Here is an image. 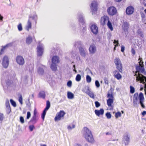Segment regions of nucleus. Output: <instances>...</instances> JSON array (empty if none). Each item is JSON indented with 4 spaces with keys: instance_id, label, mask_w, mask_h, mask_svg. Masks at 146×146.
Masks as SVG:
<instances>
[{
    "instance_id": "nucleus-1",
    "label": "nucleus",
    "mask_w": 146,
    "mask_h": 146,
    "mask_svg": "<svg viewBox=\"0 0 146 146\" xmlns=\"http://www.w3.org/2000/svg\"><path fill=\"white\" fill-rule=\"evenodd\" d=\"M84 137L87 141L90 143H94V140L91 131L86 127L84 128Z\"/></svg>"
},
{
    "instance_id": "nucleus-2",
    "label": "nucleus",
    "mask_w": 146,
    "mask_h": 146,
    "mask_svg": "<svg viewBox=\"0 0 146 146\" xmlns=\"http://www.w3.org/2000/svg\"><path fill=\"white\" fill-rule=\"evenodd\" d=\"M107 97L109 98L107 100V105L109 108V109L112 110L114 107L113 105L114 100L113 95L112 94L108 93L107 94Z\"/></svg>"
},
{
    "instance_id": "nucleus-3",
    "label": "nucleus",
    "mask_w": 146,
    "mask_h": 146,
    "mask_svg": "<svg viewBox=\"0 0 146 146\" xmlns=\"http://www.w3.org/2000/svg\"><path fill=\"white\" fill-rule=\"evenodd\" d=\"M139 65L136 66V70L135 72V73L134 75V76H138L137 74V73H141L143 74L145 72V69L144 67V65L143 64V62H141V61H140L139 62Z\"/></svg>"
},
{
    "instance_id": "nucleus-4",
    "label": "nucleus",
    "mask_w": 146,
    "mask_h": 146,
    "mask_svg": "<svg viewBox=\"0 0 146 146\" xmlns=\"http://www.w3.org/2000/svg\"><path fill=\"white\" fill-rule=\"evenodd\" d=\"M114 62L116 66L117 69L119 71L122 73L123 71L122 64L120 59L118 58H116L114 60Z\"/></svg>"
},
{
    "instance_id": "nucleus-5",
    "label": "nucleus",
    "mask_w": 146,
    "mask_h": 146,
    "mask_svg": "<svg viewBox=\"0 0 146 146\" xmlns=\"http://www.w3.org/2000/svg\"><path fill=\"white\" fill-rule=\"evenodd\" d=\"M65 114V113L64 111L60 110L56 114L54 119V120L55 121L60 120L62 118H63Z\"/></svg>"
},
{
    "instance_id": "nucleus-6",
    "label": "nucleus",
    "mask_w": 146,
    "mask_h": 146,
    "mask_svg": "<svg viewBox=\"0 0 146 146\" xmlns=\"http://www.w3.org/2000/svg\"><path fill=\"white\" fill-rule=\"evenodd\" d=\"M50 106V103L49 101L48 100L46 102V106L45 108L43 111L41 115V117L43 120H44L45 115L46 113V111L48 110Z\"/></svg>"
},
{
    "instance_id": "nucleus-7",
    "label": "nucleus",
    "mask_w": 146,
    "mask_h": 146,
    "mask_svg": "<svg viewBox=\"0 0 146 146\" xmlns=\"http://www.w3.org/2000/svg\"><path fill=\"white\" fill-rule=\"evenodd\" d=\"M109 20V18L108 16L104 15L101 18L100 20L101 25L102 26H104L106 25Z\"/></svg>"
},
{
    "instance_id": "nucleus-8",
    "label": "nucleus",
    "mask_w": 146,
    "mask_h": 146,
    "mask_svg": "<svg viewBox=\"0 0 146 146\" xmlns=\"http://www.w3.org/2000/svg\"><path fill=\"white\" fill-rule=\"evenodd\" d=\"M98 4L97 2L93 1L91 4L90 7L92 10V14H94L97 11Z\"/></svg>"
},
{
    "instance_id": "nucleus-9",
    "label": "nucleus",
    "mask_w": 146,
    "mask_h": 146,
    "mask_svg": "<svg viewBox=\"0 0 146 146\" xmlns=\"http://www.w3.org/2000/svg\"><path fill=\"white\" fill-rule=\"evenodd\" d=\"M9 63V58L7 56H5L3 58L2 61V65L3 66L7 68L8 67Z\"/></svg>"
},
{
    "instance_id": "nucleus-10",
    "label": "nucleus",
    "mask_w": 146,
    "mask_h": 146,
    "mask_svg": "<svg viewBox=\"0 0 146 146\" xmlns=\"http://www.w3.org/2000/svg\"><path fill=\"white\" fill-rule=\"evenodd\" d=\"M82 91L87 94L89 96L92 98L94 99L95 95L94 93L91 92L88 88L85 87L83 89Z\"/></svg>"
},
{
    "instance_id": "nucleus-11",
    "label": "nucleus",
    "mask_w": 146,
    "mask_h": 146,
    "mask_svg": "<svg viewBox=\"0 0 146 146\" xmlns=\"http://www.w3.org/2000/svg\"><path fill=\"white\" fill-rule=\"evenodd\" d=\"M107 12L109 15L113 16L116 14L117 11L115 7H111L108 8Z\"/></svg>"
},
{
    "instance_id": "nucleus-12",
    "label": "nucleus",
    "mask_w": 146,
    "mask_h": 146,
    "mask_svg": "<svg viewBox=\"0 0 146 146\" xmlns=\"http://www.w3.org/2000/svg\"><path fill=\"white\" fill-rule=\"evenodd\" d=\"M16 60L17 63L20 65H23L25 63L24 59L21 56H17L16 58Z\"/></svg>"
},
{
    "instance_id": "nucleus-13",
    "label": "nucleus",
    "mask_w": 146,
    "mask_h": 146,
    "mask_svg": "<svg viewBox=\"0 0 146 146\" xmlns=\"http://www.w3.org/2000/svg\"><path fill=\"white\" fill-rule=\"evenodd\" d=\"M139 102L141 106L143 108H145V106L143 104V102L144 101L145 98L142 93H140L139 95Z\"/></svg>"
},
{
    "instance_id": "nucleus-14",
    "label": "nucleus",
    "mask_w": 146,
    "mask_h": 146,
    "mask_svg": "<svg viewBox=\"0 0 146 146\" xmlns=\"http://www.w3.org/2000/svg\"><path fill=\"white\" fill-rule=\"evenodd\" d=\"M37 48L38 56H41L43 52V48L42 44L39 45Z\"/></svg>"
},
{
    "instance_id": "nucleus-15",
    "label": "nucleus",
    "mask_w": 146,
    "mask_h": 146,
    "mask_svg": "<svg viewBox=\"0 0 146 146\" xmlns=\"http://www.w3.org/2000/svg\"><path fill=\"white\" fill-rule=\"evenodd\" d=\"M134 11V9L132 6H129L127 7L126 10V12L127 15H130L132 14Z\"/></svg>"
},
{
    "instance_id": "nucleus-16",
    "label": "nucleus",
    "mask_w": 146,
    "mask_h": 146,
    "mask_svg": "<svg viewBox=\"0 0 146 146\" xmlns=\"http://www.w3.org/2000/svg\"><path fill=\"white\" fill-rule=\"evenodd\" d=\"M113 76L118 80H119L121 79L122 76L117 70H115L113 72Z\"/></svg>"
},
{
    "instance_id": "nucleus-17",
    "label": "nucleus",
    "mask_w": 146,
    "mask_h": 146,
    "mask_svg": "<svg viewBox=\"0 0 146 146\" xmlns=\"http://www.w3.org/2000/svg\"><path fill=\"white\" fill-rule=\"evenodd\" d=\"M91 29L92 32L94 34H97L98 32V28L95 25H92L91 27Z\"/></svg>"
},
{
    "instance_id": "nucleus-18",
    "label": "nucleus",
    "mask_w": 146,
    "mask_h": 146,
    "mask_svg": "<svg viewBox=\"0 0 146 146\" xmlns=\"http://www.w3.org/2000/svg\"><path fill=\"white\" fill-rule=\"evenodd\" d=\"M122 27L125 31H128L129 28V24L127 22H124Z\"/></svg>"
},
{
    "instance_id": "nucleus-19",
    "label": "nucleus",
    "mask_w": 146,
    "mask_h": 146,
    "mask_svg": "<svg viewBox=\"0 0 146 146\" xmlns=\"http://www.w3.org/2000/svg\"><path fill=\"white\" fill-rule=\"evenodd\" d=\"M139 98V95L138 93H135L133 97V102L134 105H137V102Z\"/></svg>"
},
{
    "instance_id": "nucleus-20",
    "label": "nucleus",
    "mask_w": 146,
    "mask_h": 146,
    "mask_svg": "<svg viewBox=\"0 0 146 146\" xmlns=\"http://www.w3.org/2000/svg\"><path fill=\"white\" fill-rule=\"evenodd\" d=\"M96 50V47L95 46L94 44L90 45L89 48V51L90 53L93 54L94 53Z\"/></svg>"
},
{
    "instance_id": "nucleus-21",
    "label": "nucleus",
    "mask_w": 146,
    "mask_h": 146,
    "mask_svg": "<svg viewBox=\"0 0 146 146\" xmlns=\"http://www.w3.org/2000/svg\"><path fill=\"white\" fill-rule=\"evenodd\" d=\"M59 61V58L57 56H53L52 59V63L57 64Z\"/></svg>"
},
{
    "instance_id": "nucleus-22",
    "label": "nucleus",
    "mask_w": 146,
    "mask_h": 146,
    "mask_svg": "<svg viewBox=\"0 0 146 146\" xmlns=\"http://www.w3.org/2000/svg\"><path fill=\"white\" fill-rule=\"evenodd\" d=\"M94 112L98 116H100V115H102L104 113V110L101 108L100 110H95Z\"/></svg>"
},
{
    "instance_id": "nucleus-23",
    "label": "nucleus",
    "mask_w": 146,
    "mask_h": 146,
    "mask_svg": "<svg viewBox=\"0 0 146 146\" xmlns=\"http://www.w3.org/2000/svg\"><path fill=\"white\" fill-rule=\"evenodd\" d=\"M123 141L125 145L129 144L130 141V138L128 135L124 136Z\"/></svg>"
},
{
    "instance_id": "nucleus-24",
    "label": "nucleus",
    "mask_w": 146,
    "mask_h": 146,
    "mask_svg": "<svg viewBox=\"0 0 146 146\" xmlns=\"http://www.w3.org/2000/svg\"><path fill=\"white\" fill-rule=\"evenodd\" d=\"M79 50L80 55L83 56L85 57L86 55V53L84 48L81 47H80L79 48Z\"/></svg>"
},
{
    "instance_id": "nucleus-25",
    "label": "nucleus",
    "mask_w": 146,
    "mask_h": 146,
    "mask_svg": "<svg viewBox=\"0 0 146 146\" xmlns=\"http://www.w3.org/2000/svg\"><path fill=\"white\" fill-rule=\"evenodd\" d=\"M50 67L52 71H56L57 70V65L56 64L52 63Z\"/></svg>"
},
{
    "instance_id": "nucleus-26",
    "label": "nucleus",
    "mask_w": 146,
    "mask_h": 146,
    "mask_svg": "<svg viewBox=\"0 0 146 146\" xmlns=\"http://www.w3.org/2000/svg\"><path fill=\"white\" fill-rule=\"evenodd\" d=\"M38 96L40 98L44 99L45 97V94L44 92L43 91H41L39 94Z\"/></svg>"
},
{
    "instance_id": "nucleus-27",
    "label": "nucleus",
    "mask_w": 146,
    "mask_h": 146,
    "mask_svg": "<svg viewBox=\"0 0 146 146\" xmlns=\"http://www.w3.org/2000/svg\"><path fill=\"white\" fill-rule=\"evenodd\" d=\"M31 21L29 20L28 21L27 25L26 26V29L28 31H29L30 29L31 28Z\"/></svg>"
},
{
    "instance_id": "nucleus-28",
    "label": "nucleus",
    "mask_w": 146,
    "mask_h": 146,
    "mask_svg": "<svg viewBox=\"0 0 146 146\" xmlns=\"http://www.w3.org/2000/svg\"><path fill=\"white\" fill-rule=\"evenodd\" d=\"M67 97L68 99H72L74 97V95L72 92H68L67 93Z\"/></svg>"
},
{
    "instance_id": "nucleus-29",
    "label": "nucleus",
    "mask_w": 146,
    "mask_h": 146,
    "mask_svg": "<svg viewBox=\"0 0 146 146\" xmlns=\"http://www.w3.org/2000/svg\"><path fill=\"white\" fill-rule=\"evenodd\" d=\"M107 25L108 28L111 30V31H112L113 30V29L110 20L108 21V22L107 23Z\"/></svg>"
},
{
    "instance_id": "nucleus-30",
    "label": "nucleus",
    "mask_w": 146,
    "mask_h": 146,
    "mask_svg": "<svg viewBox=\"0 0 146 146\" xmlns=\"http://www.w3.org/2000/svg\"><path fill=\"white\" fill-rule=\"evenodd\" d=\"M145 79V81L146 82V77L144 76L142 74H141L140 78V81L141 83H144V81Z\"/></svg>"
},
{
    "instance_id": "nucleus-31",
    "label": "nucleus",
    "mask_w": 146,
    "mask_h": 146,
    "mask_svg": "<svg viewBox=\"0 0 146 146\" xmlns=\"http://www.w3.org/2000/svg\"><path fill=\"white\" fill-rule=\"evenodd\" d=\"M32 40V38L30 36H29L26 38V42L28 44L31 43Z\"/></svg>"
},
{
    "instance_id": "nucleus-32",
    "label": "nucleus",
    "mask_w": 146,
    "mask_h": 146,
    "mask_svg": "<svg viewBox=\"0 0 146 146\" xmlns=\"http://www.w3.org/2000/svg\"><path fill=\"white\" fill-rule=\"evenodd\" d=\"M5 105L7 109L8 110H10L11 108L9 102V101L8 100H7L5 102Z\"/></svg>"
},
{
    "instance_id": "nucleus-33",
    "label": "nucleus",
    "mask_w": 146,
    "mask_h": 146,
    "mask_svg": "<svg viewBox=\"0 0 146 146\" xmlns=\"http://www.w3.org/2000/svg\"><path fill=\"white\" fill-rule=\"evenodd\" d=\"M91 78L89 75H87L86 76V80L88 83H90L91 81Z\"/></svg>"
},
{
    "instance_id": "nucleus-34",
    "label": "nucleus",
    "mask_w": 146,
    "mask_h": 146,
    "mask_svg": "<svg viewBox=\"0 0 146 146\" xmlns=\"http://www.w3.org/2000/svg\"><path fill=\"white\" fill-rule=\"evenodd\" d=\"M81 79V76L80 74H78L76 78V80L78 82Z\"/></svg>"
},
{
    "instance_id": "nucleus-35",
    "label": "nucleus",
    "mask_w": 146,
    "mask_h": 146,
    "mask_svg": "<svg viewBox=\"0 0 146 146\" xmlns=\"http://www.w3.org/2000/svg\"><path fill=\"white\" fill-rule=\"evenodd\" d=\"M10 102L11 105L14 107H16L17 106L16 102L12 99H11L10 100Z\"/></svg>"
},
{
    "instance_id": "nucleus-36",
    "label": "nucleus",
    "mask_w": 146,
    "mask_h": 146,
    "mask_svg": "<svg viewBox=\"0 0 146 146\" xmlns=\"http://www.w3.org/2000/svg\"><path fill=\"white\" fill-rule=\"evenodd\" d=\"M6 47V46H3L2 47V48L1 49V50L0 52V54L1 55H2V54H3L5 50V49Z\"/></svg>"
},
{
    "instance_id": "nucleus-37",
    "label": "nucleus",
    "mask_w": 146,
    "mask_h": 146,
    "mask_svg": "<svg viewBox=\"0 0 146 146\" xmlns=\"http://www.w3.org/2000/svg\"><path fill=\"white\" fill-rule=\"evenodd\" d=\"M38 72L40 74H42L44 72L43 69L41 68H39L38 70Z\"/></svg>"
},
{
    "instance_id": "nucleus-38",
    "label": "nucleus",
    "mask_w": 146,
    "mask_h": 146,
    "mask_svg": "<svg viewBox=\"0 0 146 146\" xmlns=\"http://www.w3.org/2000/svg\"><path fill=\"white\" fill-rule=\"evenodd\" d=\"M130 92L131 94H133L135 92V88H134L132 86H130Z\"/></svg>"
},
{
    "instance_id": "nucleus-39",
    "label": "nucleus",
    "mask_w": 146,
    "mask_h": 146,
    "mask_svg": "<svg viewBox=\"0 0 146 146\" xmlns=\"http://www.w3.org/2000/svg\"><path fill=\"white\" fill-rule=\"evenodd\" d=\"M17 28L19 31H21L23 30L22 24L21 23H19L17 26Z\"/></svg>"
},
{
    "instance_id": "nucleus-40",
    "label": "nucleus",
    "mask_w": 146,
    "mask_h": 146,
    "mask_svg": "<svg viewBox=\"0 0 146 146\" xmlns=\"http://www.w3.org/2000/svg\"><path fill=\"white\" fill-rule=\"evenodd\" d=\"M106 115L107 118L108 119L111 118V115L109 112H107L106 114Z\"/></svg>"
},
{
    "instance_id": "nucleus-41",
    "label": "nucleus",
    "mask_w": 146,
    "mask_h": 146,
    "mask_svg": "<svg viewBox=\"0 0 146 146\" xmlns=\"http://www.w3.org/2000/svg\"><path fill=\"white\" fill-rule=\"evenodd\" d=\"M121 113L120 112H118L116 113L115 115V117L116 118H117L121 116Z\"/></svg>"
},
{
    "instance_id": "nucleus-42",
    "label": "nucleus",
    "mask_w": 146,
    "mask_h": 146,
    "mask_svg": "<svg viewBox=\"0 0 146 146\" xmlns=\"http://www.w3.org/2000/svg\"><path fill=\"white\" fill-rule=\"evenodd\" d=\"M113 43H114V44H115V43H116V44H115V46L114 47V48H113L114 50H115L116 49V47L117 46L118 44H119L118 41V40L116 41L115 40H114Z\"/></svg>"
},
{
    "instance_id": "nucleus-43",
    "label": "nucleus",
    "mask_w": 146,
    "mask_h": 146,
    "mask_svg": "<svg viewBox=\"0 0 146 146\" xmlns=\"http://www.w3.org/2000/svg\"><path fill=\"white\" fill-rule=\"evenodd\" d=\"M19 101L21 104H23V98L21 95H20L19 97Z\"/></svg>"
},
{
    "instance_id": "nucleus-44",
    "label": "nucleus",
    "mask_w": 146,
    "mask_h": 146,
    "mask_svg": "<svg viewBox=\"0 0 146 146\" xmlns=\"http://www.w3.org/2000/svg\"><path fill=\"white\" fill-rule=\"evenodd\" d=\"M141 74L138 73V76H136V80L137 82H138L139 81H140V78Z\"/></svg>"
},
{
    "instance_id": "nucleus-45",
    "label": "nucleus",
    "mask_w": 146,
    "mask_h": 146,
    "mask_svg": "<svg viewBox=\"0 0 146 146\" xmlns=\"http://www.w3.org/2000/svg\"><path fill=\"white\" fill-rule=\"evenodd\" d=\"M95 104L96 108H98L100 106V104L98 101H96L95 102Z\"/></svg>"
},
{
    "instance_id": "nucleus-46",
    "label": "nucleus",
    "mask_w": 146,
    "mask_h": 146,
    "mask_svg": "<svg viewBox=\"0 0 146 146\" xmlns=\"http://www.w3.org/2000/svg\"><path fill=\"white\" fill-rule=\"evenodd\" d=\"M34 129H35V127L33 125H31L29 126V129L31 131H33Z\"/></svg>"
},
{
    "instance_id": "nucleus-47",
    "label": "nucleus",
    "mask_w": 146,
    "mask_h": 146,
    "mask_svg": "<svg viewBox=\"0 0 146 146\" xmlns=\"http://www.w3.org/2000/svg\"><path fill=\"white\" fill-rule=\"evenodd\" d=\"M96 86L97 88H99L100 86V83L98 80H96L95 82Z\"/></svg>"
},
{
    "instance_id": "nucleus-48",
    "label": "nucleus",
    "mask_w": 146,
    "mask_h": 146,
    "mask_svg": "<svg viewBox=\"0 0 146 146\" xmlns=\"http://www.w3.org/2000/svg\"><path fill=\"white\" fill-rule=\"evenodd\" d=\"M72 85V82L71 80L69 81L67 83V86L70 87Z\"/></svg>"
},
{
    "instance_id": "nucleus-49",
    "label": "nucleus",
    "mask_w": 146,
    "mask_h": 146,
    "mask_svg": "<svg viewBox=\"0 0 146 146\" xmlns=\"http://www.w3.org/2000/svg\"><path fill=\"white\" fill-rule=\"evenodd\" d=\"M20 122L22 123H24V119L23 117L22 116L20 117Z\"/></svg>"
},
{
    "instance_id": "nucleus-50",
    "label": "nucleus",
    "mask_w": 146,
    "mask_h": 146,
    "mask_svg": "<svg viewBox=\"0 0 146 146\" xmlns=\"http://www.w3.org/2000/svg\"><path fill=\"white\" fill-rule=\"evenodd\" d=\"M75 127V125H72V126L71 127L70 125H69L68 127V129H71L73 128H74Z\"/></svg>"
},
{
    "instance_id": "nucleus-51",
    "label": "nucleus",
    "mask_w": 146,
    "mask_h": 146,
    "mask_svg": "<svg viewBox=\"0 0 146 146\" xmlns=\"http://www.w3.org/2000/svg\"><path fill=\"white\" fill-rule=\"evenodd\" d=\"M31 113L30 112L28 111L27 112V118L28 119L31 117Z\"/></svg>"
},
{
    "instance_id": "nucleus-52",
    "label": "nucleus",
    "mask_w": 146,
    "mask_h": 146,
    "mask_svg": "<svg viewBox=\"0 0 146 146\" xmlns=\"http://www.w3.org/2000/svg\"><path fill=\"white\" fill-rule=\"evenodd\" d=\"M131 52L132 54H133V55H135V50L133 48H132V49H131Z\"/></svg>"
},
{
    "instance_id": "nucleus-53",
    "label": "nucleus",
    "mask_w": 146,
    "mask_h": 146,
    "mask_svg": "<svg viewBox=\"0 0 146 146\" xmlns=\"http://www.w3.org/2000/svg\"><path fill=\"white\" fill-rule=\"evenodd\" d=\"M137 33L138 34L142 35H143L142 32L140 29H139L137 31Z\"/></svg>"
},
{
    "instance_id": "nucleus-54",
    "label": "nucleus",
    "mask_w": 146,
    "mask_h": 146,
    "mask_svg": "<svg viewBox=\"0 0 146 146\" xmlns=\"http://www.w3.org/2000/svg\"><path fill=\"white\" fill-rule=\"evenodd\" d=\"M4 117L2 113L0 114V120L1 121H2L3 120V118Z\"/></svg>"
},
{
    "instance_id": "nucleus-55",
    "label": "nucleus",
    "mask_w": 146,
    "mask_h": 146,
    "mask_svg": "<svg viewBox=\"0 0 146 146\" xmlns=\"http://www.w3.org/2000/svg\"><path fill=\"white\" fill-rule=\"evenodd\" d=\"M104 81L105 83L106 84H108L109 83V82L108 79L106 78H105L104 79Z\"/></svg>"
},
{
    "instance_id": "nucleus-56",
    "label": "nucleus",
    "mask_w": 146,
    "mask_h": 146,
    "mask_svg": "<svg viewBox=\"0 0 146 146\" xmlns=\"http://www.w3.org/2000/svg\"><path fill=\"white\" fill-rule=\"evenodd\" d=\"M121 51L123 52H124L125 50L124 46H121Z\"/></svg>"
},
{
    "instance_id": "nucleus-57",
    "label": "nucleus",
    "mask_w": 146,
    "mask_h": 146,
    "mask_svg": "<svg viewBox=\"0 0 146 146\" xmlns=\"http://www.w3.org/2000/svg\"><path fill=\"white\" fill-rule=\"evenodd\" d=\"M79 20L80 22H82L83 21L84 19L82 17H80L79 18Z\"/></svg>"
},
{
    "instance_id": "nucleus-58",
    "label": "nucleus",
    "mask_w": 146,
    "mask_h": 146,
    "mask_svg": "<svg viewBox=\"0 0 146 146\" xmlns=\"http://www.w3.org/2000/svg\"><path fill=\"white\" fill-rule=\"evenodd\" d=\"M142 114L143 116H144L146 114V111H144L142 113Z\"/></svg>"
},
{
    "instance_id": "nucleus-59",
    "label": "nucleus",
    "mask_w": 146,
    "mask_h": 146,
    "mask_svg": "<svg viewBox=\"0 0 146 146\" xmlns=\"http://www.w3.org/2000/svg\"><path fill=\"white\" fill-rule=\"evenodd\" d=\"M3 16H1V15L0 14V20H1L2 21L3 20Z\"/></svg>"
},
{
    "instance_id": "nucleus-60",
    "label": "nucleus",
    "mask_w": 146,
    "mask_h": 146,
    "mask_svg": "<svg viewBox=\"0 0 146 146\" xmlns=\"http://www.w3.org/2000/svg\"><path fill=\"white\" fill-rule=\"evenodd\" d=\"M115 1H116L117 2H120L121 0H114Z\"/></svg>"
},
{
    "instance_id": "nucleus-61",
    "label": "nucleus",
    "mask_w": 146,
    "mask_h": 146,
    "mask_svg": "<svg viewBox=\"0 0 146 146\" xmlns=\"http://www.w3.org/2000/svg\"><path fill=\"white\" fill-rule=\"evenodd\" d=\"M106 135H110L111 134L109 132H108L106 133Z\"/></svg>"
},
{
    "instance_id": "nucleus-62",
    "label": "nucleus",
    "mask_w": 146,
    "mask_h": 146,
    "mask_svg": "<svg viewBox=\"0 0 146 146\" xmlns=\"http://www.w3.org/2000/svg\"><path fill=\"white\" fill-rule=\"evenodd\" d=\"M36 113V109H35L34 110V114L35 115Z\"/></svg>"
},
{
    "instance_id": "nucleus-63",
    "label": "nucleus",
    "mask_w": 146,
    "mask_h": 146,
    "mask_svg": "<svg viewBox=\"0 0 146 146\" xmlns=\"http://www.w3.org/2000/svg\"><path fill=\"white\" fill-rule=\"evenodd\" d=\"M76 146H81L80 144H77Z\"/></svg>"
},
{
    "instance_id": "nucleus-64",
    "label": "nucleus",
    "mask_w": 146,
    "mask_h": 146,
    "mask_svg": "<svg viewBox=\"0 0 146 146\" xmlns=\"http://www.w3.org/2000/svg\"><path fill=\"white\" fill-rule=\"evenodd\" d=\"M144 12L146 15V9H145Z\"/></svg>"
}]
</instances>
